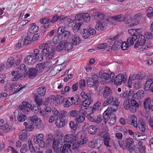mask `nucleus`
<instances>
[{
    "label": "nucleus",
    "mask_w": 153,
    "mask_h": 153,
    "mask_svg": "<svg viewBox=\"0 0 153 153\" xmlns=\"http://www.w3.org/2000/svg\"><path fill=\"white\" fill-rule=\"evenodd\" d=\"M53 116L50 117L49 122L52 123L56 119V124L59 128L64 127L68 123V113L66 111L61 110L58 111L56 108H54L52 109Z\"/></svg>",
    "instance_id": "1"
},
{
    "label": "nucleus",
    "mask_w": 153,
    "mask_h": 153,
    "mask_svg": "<svg viewBox=\"0 0 153 153\" xmlns=\"http://www.w3.org/2000/svg\"><path fill=\"white\" fill-rule=\"evenodd\" d=\"M88 140L87 137H85L81 140L76 141V137L73 134H67L64 137V141L69 143L73 149L82 147L84 144L87 142Z\"/></svg>",
    "instance_id": "2"
},
{
    "label": "nucleus",
    "mask_w": 153,
    "mask_h": 153,
    "mask_svg": "<svg viewBox=\"0 0 153 153\" xmlns=\"http://www.w3.org/2000/svg\"><path fill=\"white\" fill-rule=\"evenodd\" d=\"M116 111L106 109L104 112L102 116L103 118V121L105 124L108 122L110 125L112 126L115 123L117 117L116 115L113 113V112Z\"/></svg>",
    "instance_id": "3"
},
{
    "label": "nucleus",
    "mask_w": 153,
    "mask_h": 153,
    "mask_svg": "<svg viewBox=\"0 0 153 153\" xmlns=\"http://www.w3.org/2000/svg\"><path fill=\"white\" fill-rule=\"evenodd\" d=\"M106 100L104 101L103 104V106H105L108 104L112 103L110 105V106L107 109H109L113 111H117L118 109V107L119 106V103L118 99L116 97L114 98L112 96L107 97Z\"/></svg>",
    "instance_id": "4"
},
{
    "label": "nucleus",
    "mask_w": 153,
    "mask_h": 153,
    "mask_svg": "<svg viewBox=\"0 0 153 153\" xmlns=\"http://www.w3.org/2000/svg\"><path fill=\"white\" fill-rule=\"evenodd\" d=\"M81 97L85 99V100L83 101L82 104L85 107L88 106L93 101V99L91 97L90 94L89 93H85L84 91H82L80 94Z\"/></svg>",
    "instance_id": "5"
},
{
    "label": "nucleus",
    "mask_w": 153,
    "mask_h": 153,
    "mask_svg": "<svg viewBox=\"0 0 153 153\" xmlns=\"http://www.w3.org/2000/svg\"><path fill=\"white\" fill-rule=\"evenodd\" d=\"M52 146L54 151L57 153H61L62 146V141L60 139H54L53 140Z\"/></svg>",
    "instance_id": "6"
},
{
    "label": "nucleus",
    "mask_w": 153,
    "mask_h": 153,
    "mask_svg": "<svg viewBox=\"0 0 153 153\" xmlns=\"http://www.w3.org/2000/svg\"><path fill=\"white\" fill-rule=\"evenodd\" d=\"M127 80V77L125 76L119 74L115 78L114 83L116 85H120L122 82L124 83Z\"/></svg>",
    "instance_id": "7"
},
{
    "label": "nucleus",
    "mask_w": 153,
    "mask_h": 153,
    "mask_svg": "<svg viewBox=\"0 0 153 153\" xmlns=\"http://www.w3.org/2000/svg\"><path fill=\"white\" fill-rule=\"evenodd\" d=\"M36 57L33 54L28 55L24 59V62L28 65H33L36 62Z\"/></svg>",
    "instance_id": "8"
},
{
    "label": "nucleus",
    "mask_w": 153,
    "mask_h": 153,
    "mask_svg": "<svg viewBox=\"0 0 153 153\" xmlns=\"http://www.w3.org/2000/svg\"><path fill=\"white\" fill-rule=\"evenodd\" d=\"M39 48L42 49L41 53L44 55V56H45L47 55L50 53V47L48 44H42L39 46Z\"/></svg>",
    "instance_id": "9"
},
{
    "label": "nucleus",
    "mask_w": 153,
    "mask_h": 153,
    "mask_svg": "<svg viewBox=\"0 0 153 153\" xmlns=\"http://www.w3.org/2000/svg\"><path fill=\"white\" fill-rule=\"evenodd\" d=\"M142 148H139L138 146L133 145L128 150L131 153H140L144 152V148L142 147Z\"/></svg>",
    "instance_id": "10"
},
{
    "label": "nucleus",
    "mask_w": 153,
    "mask_h": 153,
    "mask_svg": "<svg viewBox=\"0 0 153 153\" xmlns=\"http://www.w3.org/2000/svg\"><path fill=\"white\" fill-rule=\"evenodd\" d=\"M146 123L145 122L142 118L139 119L138 121L137 127L138 129L143 132H145L146 131Z\"/></svg>",
    "instance_id": "11"
},
{
    "label": "nucleus",
    "mask_w": 153,
    "mask_h": 153,
    "mask_svg": "<svg viewBox=\"0 0 153 153\" xmlns=\"http://www.w3.org/2000/svg\"><path fill=\"white\" fill-rule=\"evenodd\" d=\"M125 145H124V147L123 149L126 148L127 149H128L134 145L133 140L131 137L126 138L125 140Z\"/></svg>",
    "instance_id": "12"
},
{
    "label": "nucleus",
    "mask_w": 153,
    "mask_h": 153,
    "mask_svg": "<svg viewBox=\"0 0 153 153\" xmlns=\"http://www.w3.org/2000/svg\"><path fill=\"white\" fill-rule=\"evenodd\" d=\"M127 123L130 125H133L135 127H137V118L134 116H131L126 119Z\"/></svg>",
    "instance_id": "13"
},
{
    "label": "nucleus",
    "mask_w": 153,
    "mask_h": 153,
    "mask_svg": "<svg viewBox=\"0 0 153 153\" xmlns=\"http://www.w3.org/2000/svg\"><path fill=\"white\" fill-rule=\"evenodd\" d=\"M88 145L91 148L98 149L100 147L101 145L97 140H93L88 143Z\"/></svg>",
    "instance_id": "14"
},
{
    "label": "nucleus",
    "mask_w": 153,
    "mask_h": 153,
    "mask_svg": "<svg viewBox=\"0 0 153 153\" xmlns=\"http://www.w3.org/2000/svg\"><path fill=\"white\" fill-rule=\"evenodd\" d=\"M39 30L38 27L36 25L35 23L31 24L30 25V27L28 29V33L32 34L37 32Z\"/></svg>",
    "instance_id": "15"
},
{
    "label": "nucleus",
    "mask_w": 153,
    "mask_h": 153,
    "mask_svg": "<svg viewBox=\"0 0 153 153\" xmlns=\"http://www.w3.org/2000/svg\"><path fill=\"white\" fill-rule=\"evenodd\" d=\"M72 43L74 45H79L80 42L81 41L79 36L76 34L72 35Z\"/></svg>",
    "instance_id": "16"
},
{
    "label": "nucleus",
    "mask_w": 153,
    "mask_h": 153,
    "mask_svg": "<svg viewBox=\"0 0 153 153\" xmlns=\"http://www.w3.org/2000/svg\"><path fill=\"white\" fill-rule=\"evenodd\" d=\"M106 25L107 24L105 22H102L98 21L97 23L95 28L96 29L99 30H103L105 28Z\"/></svg>",
    "instance_id": "17"
},
{
    "label": "nucleus",
    "mask_w": 153,
    "mask_h": 153,
    "mask_svg": "<svg viewBox=\"0 0 153 153\" xmlns=\"http://www.w3.org/2000/svg\"><path fill=\"white\" fill-rule=\"evenodd\" d=\"M39 51L38 49H35L34 50L33 54L35 55L36 57V61H37V60L39 61H42L43 59V56H44V55L42 53H39Z\"/></svg>",
    "instance_id": "18"
},
{
    "label": "nucleus",
    "mask_w": 153,
    "mask_h": 153,
    "mask_svg": "<svg viewBox=\"0 0 153 153\" xmlns=\"http://www.w3.org/2000/svg\"><path fill=\"white\" fill-rule=\"evenodd\" d=\"M38 73L35 68H30L28 69V73L27 74L30 78H33L35 76L36 74Z\"/></svg>",
    "instance_id": "19"
},
{
    "label": "nucleus",
    "mask_w": 153,
    "mask_h": 153,
    "mask_svg": "<svg viewBox=\"0 0 153 153\" xmlns=\"http://www.w3.org/2000/svg\"><path fill=\"white\" fill-rule=\"evenodd\" d=\"M18 68L21 72H22L25 75L27 74L29 68L24 64H22Z\"/></svg>",
    "instance_id": "20"
},
{
    "label": "nucleus",
    "mask_w": 153,
    "mask_h": 153,
    "mask_svg": "<svg viewBox=\"0 0 153 153\" xmlns=\"http://www.w3.org/2000/svg\"><path fill=\"white\" fill-rule=\"evenodd\" d=\"M82 111L81 109H80L79 111L76 110H71L69 112V116L70 117H76L79 115V113H81L82 112V111Z\"/></svg>",
    "instance_id": "21"
},
{
    "label": "nucleus",
    "mask_w": 153,
    "mask_h": 153,
    "mask_svg": "<svg viewBox=\"0 0 153 153\" xmlns=\"http://www.w3.org/2000/svg\"><path fill=\"white\" fill-rule=\"evenodd\" d=\"M71 146L70 145L68 144L67 143L65 144L63 146L62 151L61 153H69L71 152Z\"/></svg>",
    "instance_id": "22"
},
{
    "label": "nucleus",
    "mask_w": 153,
    "mask_h": 153,
    "mask_svg": "<svg viewBox=\"0 0 153 153\" xmlns=\"http://www.w3.org/2000/svg\"><path fill=\"white\" fill-rule=\"evenodd\" d=\"M32 35L27 33V36L24 39V45H27L31 43L32 40Z\"/></svg>",
    "instance_id": "23"
},
{
    "label": "nucleus",
    "mask_w": 153,
    "mask_h": 153,
    "mask_svg": "<svg viewBox=\"0 0 153 153\" xmlns=\"http://www.w3.org/2000/svg\"><path fill=\"white\" fill-rule=\"evenodd\" d=\"M145 117L149 125L153 130V118L151 117V114L149 111L145 114Z\"/></svg>",
    "instance_id": "24"
},
{
    "label": "nucleus",
    "mask_w": 153,
    "mask_h": 153,
    "mask_svg": "<svg viewBox=\"0 0 153 153\" xmlns=\"http://www.w3.org/2000/svg\"><path fill=\"white\" fill-rule=\"evenodd\" d=\"M19 138L20 140H25L27 138V131L26 130H22L19 134Z\"/></svg>",
    "instance_id": "25"
},
{
    "label": "nucleus",
    "mask_w": 153,
    "mask_h": 153,
    "mask_svg": "<svg viewBox=\"0 0 153 153\" xmlns=\"http://www.w3.org/2000/svg\"><path fill=\"white\" fill-rule=\"evenodd\" d=\"M81 33L82 37L84 39L88 38L90 36V34L89 32L88 29H83L81 30Z\"/></svg>",
    "instance_id": "26"
},
{
    "label": "nucleus",
    "mask_w": 153,
    "mask_h": 153,
    "mask_svg": "<svg viewBox=\"0 0 153 153\" xmlns=\"http://www.w3.org/2000/svg\"><path fill=\"white\" fill-rule=\"evenodd\" d=\"M153 84V78H149L146 81L144 86V89L148 91Z\"/></svg>",
    "instance_id": "27"
},
{
    "label": "nucleus",
    "mask_w": 153,
    "mask_h": 153,
    "mask_svg": "<svg viewBox=\"0 0 153 153\" xmlns=\"http://www.w3.org/2000/svg\"><path fill=\"white\" fill-rule=\"evenodd\" d=\"M15 61L14 60V58L13 57H10L8 59L7 62V68H9L11 67L14 65Z\"/></svg>",
    "instance_id": "28"
},
{
    "label": "nucleus",
    "mask_w": 153,
    "mask_h": 153,
    "mask_svg": "<svg viewBox=\"0 0 153 153\" xmlns=\"http://www.w3.org/2000/svg\"><path fill=\"white\" fill-rule=\"evenodd\" d=\"M24 125L26 126V128L28 131H31L34 129L33 123L29 121L28 123L26 122H24Z\"/></svg>",
    "instance_id": "29"
},
{
    "label": "nucleus",
    "mask_w": 153,
    "mask_h": 153,
    "mask_svg": "<svg viewBox=\"0 0 153 153\" xmlns=\"http://www.w3.org/2000/svg\"><path fill=\"white\" fill-rule=\"evenodd\" d=\"M151 99L149 97H147L144 102V107L145 109L147 110L149 109L150 105L151 103Z\"/></svg>",
    "instance_id": "30"
},
{
    "label": "nucleus",
    "mask_w": 153,
    "mask_h": 153,
    "mask_svg": "<svg viewBox=\"0 0 153 153\" xmlns=\"http://www.w3.org/2000/svg\"><path fill=\"white\" fill-rule=\"evenodd\" d=\"M37 92L40 96H44L46 94V88L43 86L39 87L38 89Z\"/></svg>",
    "instance_id": "31"
},
{
    "label": "nucleus",
    "mask_w": 153,
    "mask_h": 153,
    "mask_svg": "<svg viewBox=\"0 0 153 153\" xmlns=\"http://www.w3.org/2000/svg\"><path fill=\"white\" fill-rule=\"evenodd\" d=\"M101 105L100 101H98L96 102L94 105L93 107L91 108L92 113H94V112L99 109Z\"/></svg>",
    "instance_id": "32"
},
{
    "label": "nucleus",
    "mask_w": 153,
    "mask_h": 153,
    "mask_svg": "<svg viewBox=\"0 0 153 153\" xmlns=\"http://www.w3.org/2000/svg\"><path fill=\"white\" fill-rule=\"evenodd\" d=\"M85 120V117L84 114L79 115V117H76L75 120L77 123H82Z\"/></svg>",
    "instance_id": "33"
},
{
    "label": "nucleus",
    "mask_w": 153,
    "mask_h": 153,
    "mask_svg": "<svg viewBox=\"0 0 153 153\" xmlns=\"http://www.w3.org/2000/svg\"><path fill=\"white\" fill-rule=\"evenodd\" d=\"M135 96H134L135 99H141L144 96V91L141 90H139L135 94Z\"/></svg>",
    "instance_id": "34"
},
{
    "label": "nucleus",
    "mask_w": 153,
    "mask_h": 153,
    "mask_svg": "<svg viewBox=\"0 0 153 153\" xmlns=\"http://www.w3.org/2000/svg\"><path fill=\"white\" fill-rule=\"evenodd\" d=\"M16 88V84H13L10 85H7L5 87V90L7 91H13L14 90L15 92V89Z\"/></svg>",
    "instance_id": "35"
},
{
    "label": "nucleus",
    "mask_w": 153,
    "mask_h": 153,
    "mask_svg": "<svg viewBox=\"0 0 153 153\" xmlns=\"http://www.w3.org/2000/svg\"><path fill=\"white\" fill-rule=\"evenodd\" d=\"M76 23V20H72L71 19L68 18L66 19V22H65L68 26L73 27Z\"/></svg>",
    "instance_id": "36"
},
{
    "label": "nucleus",
    "mask_w": 153,
    "mask_h": 153,
    "mask_svg": "<svg viewBox=\"0 0 153 153\" xmlns=\"http://www.w3.org/2000/svg\"><path fill=\"white\" fill-rule=\"evenodd\" d=\"M45 63H42L37 64L35 68L37 73L43 71L45 67Z\"/></svg>",
    "instance_id": "37"
},
{
    "label": "nucleus",
    "mask_w": 153,
    "mask_h": 153,
    "mask_svg": "<svg viewBox=\"0 0 153 153\" xmlns=\"http://www.w3.org/2000/svg\"><path fill=\"white\" fill-rule=\"evenodd\" d=\"M137 36H132L131 37H129L127 40L128 44L131 45H133L134 42L137 39Z\"/></svg>",
    "instance_id": "38"
},
{
    "label": "nucleus",
    "mask_w": 153,
    "mask_h": 153,
    "mask_svg": "<svg viewBox=\"0 0 153 153\" xmlns=\"http://www.w3.org/2000/svg\"><path fill=\"white\" fill-rule=\"evenodd\" d=\"M95 18L97 19H102L104 17V14L100 12H97L93 13Z\"/></svg>",
    "instance_id": "39"
},
{
    "label": "nucleus",
    "mask_w": 153,
    "mask_h": 153,
    "mask_svg": "<svg viewBox=\"0 0 153 153\" xmlns=\"http://www.w3.org/2000/svg\"><path fill=\"white\" fill-rule=\"evenodd\" d=\"M94 81L92 80V79L91 77H89L87 79V82L88 85L90 87H95L97 88L98 85L97 84L94 83Z\"/></svg>",
    "instance_id": "40"
},
{
    "label": "nucleus",
    "mask_w": 153,
    "mask_h": 153,
    "mask_svg": "<svg viewBox=\"0 0 153 153\" xmlns=\"http://www.w3.org/2000/svg\"><path fill=\"white\" fill-rule=\"evenodd\" d=\"M62 36L59 35H57L54 36L53 41L54 44H57L59 43L62 39Z\"/></svg>",
    "instance_id": "41"
},
{
    "label": "nucleus",
    "mask_w": 153,
    "mask_h": 153,
    "mask_svg": "<svg viewBox=\"0 0 153 153\" xmlns=\"http://www.w3.org/2000/svg\"><path fill=\"white\" fill-rule=\"evenodd\" d=\"M44 136L42 134H39V135L34 137L33 138V141L34 143L38 142L39 141L43 140L44 138Z\"/></svg>",
    "instance_id": "42"
},
{
    "label": "nucleus",
    "mask_w": 153,
    "mask_h": 153,
    "mask_svg": "<svg viewBox=\"0 0 153 153\" xmlns=\"http://www.w3.org/2000/svg\"><path fill=\"white\" fill-rule=\"evenodd\" d=\"M27 119L26 116L19 113L17 116V119L19 121L22 122L24 121Z\"/></svg>",
    "instance_id": "43"
},
{
    "label": "nucleus",
    "mask_w": 153,
    "mask_h": 153,
    "mask_svg": "<svg viewBox=\"0 0 153 153\" xmlns=\"http://www.w3.org/2000/svg\"><path fill=\"white\" fill-rule=\"evenodd\" d=\"M64 44H65V49L67 50L68 51L69 50L72 49L73 48V44L72 43L67 42L66 41H64Z\"/></svg>",
    "instance_id": "44"
},
{
    "label": "nucleus",
    "mask_w": 153,
    "mask_h": 153,
    "mask_svg": "<svg viewBox=\"0 0 153 153\" xmlns=\"http://www.w3.org/2000/svg\"><path fill=\"white\" fill-rule=\"evenodd\" d=\"M34 123L35 124L36 126L38 128L42 129L43 128V125L42 123V121L39 119Z\"/></svg>",
    "instance_id": "45"
},
{
    "label": "nucleus",
    "mask_w": 153,
    "mask_h": 153,
    "mask_svg": "<svg viewBox=\"0 0 153 153\" xmlns=\"http://www.w3.org/2000/svg\"><path fill=\"white\" fill-rule=\"evenodd\" d=\"M138 41L139 43V45H143L145 44L146 40L145 39V36L143 35H141L139 37Z\"/></svg>",
    "instance_id": "46"
},
{
    "label": "nucleus",
    "mask_w": 153,
    "mask_h": 153,
    "mask_svg": "<svg viewBox=\"0 0 153 153\" xmlns=\"http://www.w3.org/2000/svg\"><path fill=\"white\" fill-rule=\"evenodd\" d=\"M121 42L115 41L114 44L112 45L111 47V50H112L113 51H115L117 50V48L119 45H120Z\"/></svg>",
    "instance_id": "47"
},
{
    "label": "nucleus",
    "mask_w": 153,
    "mask_h": 153,
    "mask_svg": "<svg viewBox=\"0 0 153 153\" xmlns=\"http://www.w3.org/2000/svg\"><path fill=\"white\" fill-rule=\"evenodd\" d=\"M112 18L118 22H122L123 21L124 19V16L123 15L121 14L117 16H114L112 17Z\"/></svg>",
    "instance_id": "48"
},
{
    "label": "nucleus",
    "mask_w": 153,
    "mask_h": 153,
    "mask_svg": "<svg viewBox=\"0 0 153 153\" xmlns=\"http://www.w3.org/2000/svg\"><path fill=\"white\" fill-rule=\"evenodd\" d=\"M81 22H79L76 24V23L73 27V31L74 33L77 32L80 29V27L82 25Z\"/></svg>",
    "instance_id": "49"
},
{
    "label": "nucleus",
    "mask_w": 153,
    "mask_h": 153,
    "mask_svg": "<svg viewBox=\"0 0 153 153\" xmlns=\"http://www.w3.org/2000/svg\"><path fill=\"white\" fill-rule=\"evenodd\" d=\"M70 127L74 131H75L78 126L77 123H75L73 121H71L69 123Z\"/></svg>",
    "instance_id": "50"
},
{
    "label": "nucleus",
    "mask_w": 153,
    "mask_h": 153,
    "mask_svg": "<svg viewBox=\"0 0 153 153\" xmlns=\"http://www.w3.org/2000/svg\"><path fill=\"white\" fill-rule=\"evenodd\" d=\"M71 35L70 31L66 30L63 33L62 35V36L64 37V39H68L71 38Z\"/></svg>",
    "instance_id": "51"
},
{
    "label": "nucleus",
    "mask_w": 153,
    "mask_h": 153,
    "mask_svg": "<svg viewBox=\"0 0 153 153\" xmlns=\"http://www.w3.org/2000/svg\"><path fill=\"white\" fill-rule=\"evenodd\" d=\"M83 20L86 22H88L90 20V17L88 13H83Z\"/></svg>",
    "instance_id": "52"
},
{
    "label": "nucleus",
    "mask_w": 153,
    "mask_h": 153,
    "mask_svg": "<svg viewBox=\"0 0 153 153\" xmlns=\"http://www.w3.org/2000/svg\"><path fill=\"white\" fill-rule=\"evenodd\" d=\"M64 48H65V44H64V41H63L56 47V50L58 51H61Z\"/></svg>",
    "instance_id": "53"
},
{
    "label": "nucleus",
    "mask_w": 153,
    "mask_h": 153,
    "mask_svg": "<svg viewBox=\"0 0 153 153\" xmlns=\"http://www.w3.org/2000/svg\"><path fill=\"white\" fill-rule=\"evenodd\" d=\"M88 130L90 134H94L97 131L96 126H94L93 125H91L88 128Z\"/></svg>",
    "instance_id": "54"
},
{
    "label": "nucleus",
    "mask_w": 153,
    "mask_h": 153,
    "mask_svg": "<svg viewBox=\"0 0 153 153\" xmlns=\"http://www.w3.org/2000/svg\"><path fill=\"white\" fill-rule=\"evenodd\" d=\"M124 22L126 24L130 23L132 21V17L130 15H126L123 19Z\"/></svg>",
    "instance_id": "55"
},
{
    "label": "nucleus",
    "mask_w": 153,
    "mask_h": 153,
    "mask_svg": "<svg viewBox=\"0 0 153 153\" xmlns=\"http://www.w3.org/2000/svg\"><path fill=\"white\" fill-rule=\"evenodd\" d=\"M103 96L104 98H106L110 95V88L106 86L105 88L104 91L103 92Z\"/></svg>",
    "instance_id": "56"
},
{
    "label": "nucleus",
    "mask_w": 153,
    "mask_h": 153,
    "mask_svg": "<svg viewBox=\"0 0 153 153\" xmlns=\"http://www.w3.org/2000/svg\"><path fill=\"white\" fill-rule=\"evenodd\" d=\"M24 107L25 106H19L20 108L24 113L26 114H28L30 111L33 110V108H24Z\"/></svg>",
    "instance_id": "57"
},
{
    "label": "nucleus",
    "mask_w": 153,
    "mask_h": 153,
    "mask_svg": "<svg viewBox=\"0 0 153 153\" xmlns=\"http://www.w3.org/2000/svg\"><path fill=\"white\" fill-rule=\"evenodd\" d=\"M24 41L22 39L19 40L18 43L16 45L15 49L16 50H18L20 48H21L24 45Z\"/></svg>",
    "instance_id": "58"
},
{
    "label": "nucleus",
    "mask_w": 153,
    "mask_h": 153,
    "mask_svg": "<svg viewBox=\"0 0 153 153\" xmlns=\"http://www.w3.org/2000/svg\"><path fill=\"white\" fill-rule=\"evenodd\" d=\"M124 107L125 109L128 110L130 108L129 100L126 99L123 103Z\"/></svg>",
    "instance_id": "59"
},
{
    "label": "nucleus",
    "mask_w": 153,
    "mask_h": 153,
    "mask_svg": "<svg viewBox=\"0 0 153 153\" xmlns=\"http://www.w3.org/2000/svg\"><path fill=\"white\" fill-rule=\"evenodd\" d=\"M92 113L91 111V113L87 114L86 117L91 122L95 123L96 117L93 116Z\"/></svg>",
    "instance_id": "60"
},
{
    "label": "nucleus",
    "mask_w": 153,
    "mask_h": 153,
    "mask_svg": "<svg viewBox=\"0 0 153 153\" xmlns=\"http://www.w3.org/2000/svg\"><path fill=\"white\" fill-rule=\"evenodd\" d=\"M56 100L60 104L64 102L65 100L66 101L67 99L66 98H64L62 96L58 95L56 96Z\"/></svg>",
    "instance_id": "61"
},
{
    "label": "nucleus",
    "mask_w": 153,
    "mask_h": 153,
    "mask_svg": "<svg viewBox=\"0 0 153 153\" xmlns=\"http://www.w3.org/2000/svg\"><path fill=\"white\" fill-rule=\"evenodd\" d=\"M80 100L79 98V95L76 94L74 97V104L77 105L80 102Z\"/></svg>",
    "instance_id": "62"
},
{
    "label": "nucleus",
    "mask_w": 153,
    "mask_h": 153,
    "mask_svg": "<svg viewBox=\"0 0 153 153\" xmlns=\"http://www.w3.org/2000/svg\"><path fill=\"white\" fill-rule=\"evenodd\" d=\"M65 31L66 30H65V27L61 26L58 28L57 30V33L59 35L61 36V35H62L63 33H64Z\"/></svg>",
    "instance_id": "63"
},
{
    "label": "nucleus",
    "mask_w": 153,
    "mask_h": 153,
    "mask_svg": "<svg viewBox=\"0 0 153 153\" xmlns=\"http://www.w3.org/2000/svg\"><path fill=\"white\" fill-rule=\"evenodd\" d=\"M91 78L92 79V80L94 81V83L98 85V84L99 83V82L98 81V76L95 74H94L93 75L92 77Z\"/></svg>",
    "instance_id": "64"
}]
</instances>
